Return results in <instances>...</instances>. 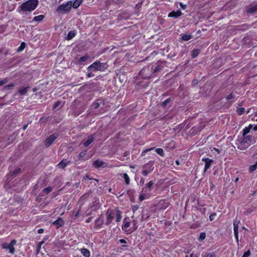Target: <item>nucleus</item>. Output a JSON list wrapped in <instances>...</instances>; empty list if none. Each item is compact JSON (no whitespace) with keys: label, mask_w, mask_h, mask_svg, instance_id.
I'll return each mask as SVG.
<instances>
[{"label":"nucleus","mask_w":257,"mask_h":257,"mask_svg":"<svg viewBox=\"0 0 257 257\" xmlns=\"http://www.w3.org/2000/svg\"><path fill=\"white\" fill-rule=\"evenodd\" d=\"M216 216V213H213L211 214L209 216V219L210 221H213L215 219Z\"/></svg>","instance_id":"37998d69"},{"label":"nucleus","mask_w":257,"mask_h":257,"mask_svg":"<svg viewBox=\"0 0 257 257\" xmlns=\"http://www.w3.org/2000/svg\"><path fill=\"white\" fill-rule=\"evenodd\" d=\"M257 168V161L255 162L254 164L251 165L249 167V172H252L254 171Z\"/></svg>","instance_id":"c85d7f7f"},{"label":"nucleus","mask_w":257,"mask_h":257,"mask_svg":"<svg viewBox=\"0 0 257 257\" xmlns=\"http://www.w3.org/2000/svg\"><path fill=\"white\" fill-rule=\"evenodd\" d=\"M81 252L85 257H89L90 256V252L89 250L86 248H82Z\"/></svg>","instance_id":"5701e85b"},{"label":"nucleus","mask_w":257,"mask_h":257,"mask_svg":"<svg viewBox=\"0 0 257 257\" xmlns=\"http://www.w3.org/2000/svg\"><path fill=\"white\" fill-rule=\"evenodd\" d=\"M202 257H216V254L214 252H208L203 254Z\"/></svg>","instance_id":"7c9ffc66"},{"label":"nucleus","mask_w":257,"mask_h":257,"mask_svg":"<svg viewBox=\"0 0 257 257\" xmlns=\"http://www.w3.org/2000/svg\"><path fill=\"white\" fill-rule=\"evenodd\" d=\"M25 47V43L23 42L21 46L18 48V51H21L24 49V48Z\"/></svg>","instance_id":"09e8293b"},{"label":"nucleus","mask_w":257,"mask_h":257,"mask_svg":"<svg viewBox=\"0 0 257 257\" xmlns=\"http://www.w3.org/2000/svg\"><path fill=\"white\" fill-rule=\"evenodd\" d=\"M202 160L205 162L204 171H206L210 167L213 160L209 158H202Z\"/></svg>","instance_id":"9b49d317"},{"label":"nucleus","mask_w":257,"mask_h":257,"mask_svg":"<svg viewBox=\"0 0 257 257\" xmlns=\"http://www.w3.org/2000/svg\"><path fill=\"white\" fill-rule=\"evenodd\" d=\"M115 214V215H116V221L117 222H120L122 218L121 212L117 210L116 211V213Z\"/></svg>","instance_id":"a878e982"},{"label":"nucleus","mask_w":257,"mask_h":257,"mask_svg":"<svg viewBox=\"0 0 257 257\" xmlns=\"http://www.w3.org/2000/svg\"><path fill=\"white\" fill-rule=\"evenodd\" d=\"M8 82L7 79H4V80H0V86L6 84Z\"/></svg>","instance_id":"3c124183"},{"label":"nucleus","mask_w":257,"mask_h":257,"mask_svg":"<svg viewBox=\"0 0 257 257\" xmlns=\"http://www.w3.org/2000/svg\"><path fill=\"white\" fill-rule=\"evenodd\" d=\"M206 237V234L204 232H202L200 234L199 239L202 240L205 239Z\"/></svg>","instance_id":"a19ab883"},{"label":"nucleus","mask_w":257,"mask_h":257,"mask_svg":"<svg viewBox=\"0 0 257 257\" xmlns=\"http://www.w3.org/2000/svg\"><path fill=\"white\" fill-rule=\"evenodd\" d=\"M107 67V65L105 63H101L99 61H96L92 64L89 65L87 70L88 71H103Z\"/></svg>","instance_id":"7ed1b4c3"},{"label":"nucleus","mask_w":257,"mask_h":257,"mask_svg":"<svg viewBox=\"0 0 257 257\" xmlns=\"http://www.w3.org/2000/svg\"><path fill=\"white\" fill-rule=\"evenodd\" d=\"M253 131H257V124L253 126Z\"/></svg>","instance_id":"69168bd1"},{"label":"nucleus","mask_w":257,"mask_h":257,"mask_svg":"<svg viewBox=\"0 0 257 257\" xmlns=\"http://www.w3.org/2000/svg\"><path fill=\"white\" fill-rule=\"evenodd\" d=\"M60 103V102L59 101L56 102L53 106V109L57 108L59 105Z\"/></svg>","instance_id":"4d7b16f0"},{"label":"nucleus","mask_w":257,"mask_h":257,"mask_svg":"<svg viewBox=\"0 0 257 257\" xmlns=\"http://www.w3.org/2000/svg\"><path fill=\"white\" fill-rule=\"evenodd\" d=\"M123 178L124 179L125 182L127 185L130 184V177L126 173L123 174Z\"/></svg>","instance_id":"f704fd0d"},{"label":"nucleus","mask_w":257,"mask_h":257,"mask_svg":"<svg viewBox=\"0 0 257 257\" xmlns=\"http://www.w3.org/2000/svg\"><path fill=\"white\" fill-rule=\"evenodd\" d=\"M153 65H150L147 67H144L141 71L140 74L145 78H148L153 74Z\"/></svg>","instance_id":"423d86ee"},{"label":"nucleus","mask_w":257,"mask_h":257,"mask_svg":"<svg viewBox=\"0 0 257 257\" xmlns=\"http://www.w3.org/2000/svg\"><path fill=\"white\" fill-rule=\"evenodd\" d=\"M44 243V241H42L39 243V244L37 246V251H39L41 247V245Z\"/></svg>","instance_id":"603ef678"},{"label":"nucleus","mask_w":257,"mask_h":257,"mask_svg":"<svg viewBox=\"0 0 257 257\" xmlns=\"http://www.w3.org/2000/svg\"><path fill=\"white\" fill-rule=\"evenodd\" d=\"M71 9L70 2L68 1L59 5L56 10V12L59 15H63L69 13Z\"/></svg>","instance_id":"20e7f679"},{"label":"nucleus","mask_w":257,"mask_h":257,"mask_svg":"<svg viewBox=\"0 0 257 257\" xmlns=\"http://www.w3.org/2000/svg\"><path fill=\"white\" fill-rule=\"evenodd\" d=\"M199 54V50L198 49L194 50L192 52V58L196 57Z\"/></svg>","instance_id":"c9c22d12"},{"label":"nucleus","mask_w":257,"mask_h":257,"mask_svg":"<svg viewBox=\"0 0 257 257\" xmlns=\"http://www.w3.org/2000/svg\"><path fill=\"white\" fill-rule=\"evenodd\" d=\"M154 169V162L150 161L143 166L142 173L144 176H147Z\"/></svg>","instance_id":"39448f33"},{"label":"nucleus","mask_w":257,"mask_h":257,"mask_svg":"<svg viewBox=\"0 0 257 257\" xmlns=\"http://www.w3.org/2000/svg\"><path fill=\"white\" fill-rule=\"evenodd\" d=\"M197 83H198V81H197V80H193V81H192V84H193V85H196V84H197Z\"/></svg>","instance_id":"0e129e2a"},{"label":"nucleus","mask_w":257,"mask_h":257,"mask_svg":"<svg viewBox=\"0 0 257 257\" xmlns=\"http://www.w3.org/2000/svg\"><path fill=\"white\" fill-rule=\"evenodd\" d=\"M192 38V36L189 34H183L182 36V39L184 41H188Z\"/></svg>","instance_id":"c756f323"},{"label":"nucleus","mask_w":257,"mask_h":257,"mask_svg":"<svg viewBox=\"0 0 257 257\" xmlns=\"http://www.w3.org/2000/svg\"><path fill=\"white\" fill-rule=\"evenodd\" d=\"M16 240H12L10 243H5L3 244L2 247L4 249H9V252L14 254L15 252L14 246L16 244Z\"/></svg>","instance_id":"0eeeda50"},{"label":"nucleus","mask_w":257,"mask_h":257,"mask_svg":"<svg viewBox=\"0 0 257 257\" xmlns=\"http://www.w3.org/2000/svg\"><path fill=\"white\" fill-rule=\"evenodd\" d=\"M153 182L152 181H150L146 185V188H147L150 191L151 190V187L153 185Z\"/></svg>","instance_id":"ea45409f"},{"label":"nucleus","mask_w":257,"mask_h":257,"mask_svg":"<svg viewBox=\"0 0 257 257\" xmlns=\"http://www.w3.org/2000/svg\"><path fill=\"white\" fill-rule=\"evenodd\" d=\"M75 36V32L74 31H70L67 35V39L68 40H71Z\"/></svg>","instance_id":"473e14b6"},{"label":"nucleus","mask_w":257,"mask_h":257,"mask_svg":"<svg viewBox=\"0 0 257 257\" xmlns=\"http://www.w3.org/2000/svg\"><path fill=\"white\" fill-rule=\"evenodd\" d=\"M14 86V85L13 84H11L6 86L4 87V89H9L13 87Z\"/></svg>","instance_id":"5fc2aeb1"},{"label":"nucleus","mask_w":257,"mask_h":257,"mask_svg":"<svg viewBox=\"0 0 257 257\" xmlns=\"http://www.w3.org/2000/svg\"><path fill=\"white\" fill-rule=\"evenodd\" d=\"M115 213L113 211H110L109 212L108 211L107 212V217H106V224L108 225L112 222V220L113 219L114 216H115Z\"/></svg>","instance_id":"6e6552de"},{"label":"nucleus","mask_w":257,"mask_h":257,"mask_svg":"<svg viewBox=\"0 0 257 257\" xmlns=\"http://www.w3.org/2000/svg\"><path fill=\"white\" fill-rule=\"evenodd\" d=\"M238 223L239 222L237 220L233 221V231L234 234L238 233Z\"/></svg>","instance_id":"4be33fe9"},{"label":"nucleus","mask_w":257,"mask_h":257,"mask_svg":"<svg viewBox=\"0 0 257 257\" xmlns=\"http://www.w3.org/2000/svg\"><path fill=\"white\" fill-rule=\"evenodd\" d=\"M119 242L121 243H126V241L124 239H119Z\"/></svg>","instance_id":"680f3d73"},{"label":"nucleus","mask_w":257,"mask_h":257,"mask_svg":"<svg viewBox=\"0 0 257 257\" xmlns=\"http://www.w3.org/2000/svg\"><path fill=\"white\" fill-rule=\"evenodd\" d=\"M234 234V236H235V238L237 244H239V242H238V233Z\"/></svg>","instance_id":"6e6d98bb"},{"label":"nucleus","mask_w":257,"mask_h":257,"mask_svg":"<svg viewBox=\"0 0 257 257\" xmlns=\"http://www.w3.org/2000/svg\"><path fill=\"white\" fill-rule=\"evenodd\" d=\"M103 105L104 104L102 101L100 100H97L95 102L92 104V108L94 109H97L99 108L102 109Z\"/></svg>","instance_id":"9d476101"},{"label":"nucleus","mask_w":257,"mask_h":257,"mask_svg":"<svg viewBox=\"0 0 257 257\" xmlns=\"http://www.w3.org/2000/svg\"><path fill=\"white\" fill-rule=\"evenodd\" d=\"M53 224L56 226V227L59 228L64 224V221L61 218H59L57 220L53 222Z\"/></svg>","instance_id":"f3484780"},{"label":"nucleus","mask_w":257,"mask_h":257,"mask_svg":"<svg viewBox=\"0 0 257 257\" xmlns=\"http://www.w3.org/2000/svg\"><path fill=\"white\" fill-rule=\"evenodd\" d=\"M71 3V8L77 9L78 8L80 5L82 4L83 0H75L73 2L72 1H69Z\"/></svg>","instance_id":"4468645a"},{"label":"nucleus","mask_w":257,"mask_h":257,"mask_svg":"<svg viewBox=\"0 0 257 257\" xmlns=\"http://www.w3.org/2000/svg\"><path fill=\"white\" fill-rule=\"evenodd\" d=\"M104 164V163L103 161L97 160L94 162L93 165L96 168H99L100 167H102Z\"/></svg>","instance_id":"6ab92c4d"},{"label":"nucleus","mask_w":257,"mask_h":257,"mask_svg":"<svg viewBox=\"0 0 257 257\" xmlns=\"http://www.w3.org/2000/svg\"><path fill=\"white\" fill-rule=\"evenodd\" d=\"M145 183V180L143 178H141L140 181V184L141 186L143 185Z\"/></svg>","instance_id":"bf43d9fd"},{"label":"nucleus","mask_w":257,"mask_h":257,"mask_svg":"<svg viewBox=\"0 0 257 257\" xmlns=\"http://www.w3.org/2000/svg\"><path fill=\"white\" fill-rule=\"evenodd\" d=\"M160 205L163 209L166 208L169 205V202L166 200H161L159 202Z\"/></svg>","instance_id":"b1692460"},{"label":"nucleus","mask_w":257,"mask_h":257,"mask_svg":"<svg viewBox=\"0 0 257 257\" xmlns=\"http://www.w3.org/2000/svg\"><path fill=\"white\" fill-rule=\"evenodd\" d=\"M252 141L255 143L257 140V132L256 131H251L250 134H249Z\"/></svg>","instance_id":"a211bd4d"},{"label":"nucleus","mask_w":257,"mask_h":257,"mask_svg":"<svg viewBox=\"0 0 257 257\" xmlns=\"http://www.w3.org/2000/svg\"><path fill=\"white\" fill-rule=\"evenodd\" d=\"M170 98H168L165 101H164L163 103H162V105L163 106H165L167 105V103H168L169 102H170Z\"/></svg>","instance_id":"8fccbe9b"},{"label":"nucleus","mask_w":257,"mask_h":257,"mask_svg":"<svg viewBox=\"0 0 257 257\" xmlns=\"http://www.w3.org/2000/svg\"><path fill=\"white\" fill-rule=\"evenodd\" d=\"M44 232V229L43 228H40L38 230V233H42Z\"/></svg>","instance_id":"052dcab7"},{"label":"nucleus","mask_w":257,"mask_h":257,"mask_svg":"<svg viewBox=\"0 0 257 257\" xmlns=\"http://www.w3.org/2000/svg\"><path fill=\"white\" fill-rule=\"evenodd\" d=\"M68 164V162L66 160H62L58 165L57 166L60 168L63 169Z\"/></svg>","instance_id":"aec40b11"},{"label":"nucleus","mask_w":257,"mask_h":257,"mask_svg":"<svg viewBox=\"0 0 257 257\" xmlns=\"http://www.w3.org/2000/svg\"><path fill=\"white\" fill-rule=\"evenodd\" d=\"M132 223L133 224V226L132 228H131L130 231H128V233H131L133 232L134 231L136 230L138 228L137 220H134L132 221Z\"/></svg>","instance_id":"393cba45"},{"label":"nucleus","mask_w":257,"mask_h":257,"mask_svg":"<svg viewBox=\"0 0 257 257\" xmlns=\"http://www.w3.org/2000/svg\"><path fill=\"white\" fill-rule=\"evenodd\" d=\"M52 188L51 187H47L44 189V192H45L46 194L49 193L50 192L52 191Z\"/></svg>","instance_id":"79ce46f5"},{"label":"nucleus","mask_w":257,"mask_h":257,"mask_svg":"<svg viewBox=\"0 0 257 257\" xmlns=\"http://www.w3.org/2000/svg\"><path fill=\"white\" fill-rule=\"evenodd\" d=\"M94 139L92 136L88 137V139L84 143L85 147H88L93 141Z\"/></svg>","instance_id":"412c9836"},{"label":"nucleus","mask_w":257,"mask_h":257,"mask_svg":"<svg viewBox=\"0 0 257 257\" xmlns=\"http://www.w3.org/2000/svg\"><path fill=\"white\" fill-rule=\"evenodd\" d=\"M44 17H45V16L44 15H40L39 16L35 17L33 18V20L35 22H40L44 19Z\"/></svg>","instance_id":"bb28decb"},{"label":"nucleus","mask_w":257,"mask_h":257,"mask_svg":"<svg viewBox=\"0 0 257 257\" xmlns=\"http://www.w3.org/2000/svg\"><path fill=\"white\" fill-rule=\"evenodd\" d=\"M57 138V136L53 134L51 135L49 138H48L45 141V145L47 147L50 146L55 140Z\"/></svg>","instance_id":"1a4fd4ad"},{"label":"nucleus","mask_w":257,"mask_h":257,"mask_svg":"<svg viewBox=\"0 0 257 257\" xmlns=\"http://www.w3.org/2000/svg\"><path fill=\"white\" fill-rule=\"evenodd\" d=\"M147 198H148L147 195H146L145 193H143V194L141 193L140 196V197H139L140 200L141 201H142Z\"/></svg>","instance_id":"4c0bfd02"},{"label":"nucleus","mask_w":257,"mask_h":257,"mask_svg":"<svg viewBox=\"0 0 257 257\" xmlns=\"http://www.w3.org/2000/svg\"><path fill=\"white\" fill-rule=\"evenodd\" d=\"M244 108H239L237 110V112L239 114H241L244 112Z\"/></svg>","instance_id":"a18cd8bd"},{"label":"nucleus","mask_w":257,"mask_h":257,"mask_svg":"<svg viewBox=\"0 0 257 257\" xmlns=\"http://www.w3.org/2000/svg\"><path fill=\"white\" fill-rule=\"evenodd\" d=\"M138 208H139V206L138 205H135L132 207V210L134 212L136 211H137L138 209Z\"/></svg>","instance_id":"864d4df0"},{"label":"nucleus","mask_w":257,"mask_h":257,"mask_svg":"<svg viewBox=\"0 0 257 257\" xmlns=\"http://www.w3.org/2000/svg\"><path fill=\"white\" fill-rule=\"evenodd\" d=\"M29 88V86L22 88L21 89H20L19 90V92L22 95H25L26 94V93L27 92Z\"/></svg>","instance_id":"cd10ccee"},{"label":"nucleus","mask_w":257,"mask_h":257,"mask_svg":"<svg viewBox=\"0 0 257 257\" xmlns=\"http://www.w3.org/2000/svg\"><path fill=\"white\" fill-rule=\"evenodd\" d=\"M254 143L248 135L247 136H238L236 140L235 145L239 150H244Z\"/></svg>","instance_id":"f257e3e1"},{"label":"nucleus","mask_w":257,"mask_h":257,"mask_svg":"<svg viewBox=\"0 0 257 257\" xmlns=\"http://www.w3.org/2000/svg\"><path fill=\"white\" fill-rule=\"evenodd\" d=\"M156 152L161 156H163L164 155L163 150L161 148H158L156 149Z\"/></svg>","instance_id":"e433bc0d"},{"label":"nucleus","mask_w":257,"mask_h":257,"mask_svg":"<svg viewBox=\"0 0 257 257\" xmlns=\"http://www.w3.org/2000/svg\"><path fill=\"white\" fill-rule=\"evenodd\" d=\"M103 223V218L102 217H100L95 220V226L96 228H100L101 227Z\"/></svg>","instance_id":"2eb2a0df"},{"label":"nucleus","mask_w":257,"mask_h":257,"mask_svg":"<svg viewBox=\"0 0 257 257\" xmlns=\"http://www.w3.org/2000/svg\"><path fill=\"white\" fill-rule=\"evenodd\" d=\"M182 15V13L180 11H179V10H178L177 11H174L171 12V13H170L168 14V17L177 18L181 16Z\"/></svg>","instance_id":"dca6fc26"},{"label":"nucleus","mask_w":257,"mask_h":257,"mask_svg":"<svg viewBox=\"0 0 257 257\" xmlns=\"http://www.w3.org/2000/svg\"><path fill=\"white\" fill-rule=\"evenodd\" d=\"M250 255V251L249 250L244 252L242 257H248Z\"/></svg>","instance_id":"49530a36"},{"label":"nucleus","mask_w":257,"mask_h":257,"mask_svg":"<svg viewBox=\"0 0 257 257\" xmlns=\"http://www.w3.org/2000/svg\"><path fill=\"white\" fill-rule=\"evenodd\" d=\"M38 0H28L21 5L19 7L24 12L34 11L38 5Z\"/></svg>","instance_id":"f03ea898"},{"label":"nucleus","mask_w":257,"mask_h":257,"mask_svg":"<svg viewBox=\"0 0 257 257\" xmlns=\"http://www.w3.org/2000/svg\"><path fill=\"white\" fill-rule=\"evenodd\" d=\"M160 69H161V67L159 65L156 66L154 68V66H153L152 73L154 74V73L157 72V71H158Z\"/></svg>","instance_id":"58836bf2"},{"label":"nucleus","mask_w":257,"mask_h":257,"mask_svg":"<svg viewBox=\"0 0 257 257\" xmlns=\"http://www.w3.org/2000/svg\"><path fill=\"white\" fill-rule=\"evenodd\" d=\"M180 6L181 7V8L183 9H185V8H186V5H183L182 3H180Z\"/></svg>","instance_id":"e2e57ef3"},{"label":"nucleus","mask_w":257,"mask_h":257,"mask_svg":"<svg viewBox=\"0 0 257 257\" xmlns=\"http://www.w3.org/2000/svg\"><path fill=\"white\" fill-rule=\"evenodd\" d=\"M234 98V95L233 94V93H230L229 95H228L227 97H226V99L227 100H231L232 99H233V98Z\"/></svg>","instance_id":"c03bdc74"},{"label":"nucleus","mask_w":257,"mask_h":257,"mask_svg":"<svg viewBox=\"0 0 257 257\" xmlns=\"http://www.w3.org/2000/svg\"><path fill=\"white\" fill-rule=\"evenodd\" d=\"M91 218H88L86 220V222L87 223H89L91 221Z\"/></svg>","instance_id":"338daca9"},{"label":"nucleus","mask_w":257,"mask_h":257,"mask_svg":"<svg viewBox=\"0 0 257 257\" xmlns=\"http://www.w3.org/2000/svg\"><path fill=\"white\" fill-rule=\"evenodd\" d=\"M92 72V71H88V73L86 75V78L92 77L94 76V74Z\"/></svg>","instance_id":"de8ad7c7"},{"label":"nucleus","mask_w":257,"mask_h":257,"mask_svg":"<svg viewBox=\"0 0 257 257\" xmlns=\"http://www.w3.org/2000/svg\"><path fill=\"white\" fill-rule=\"evenodd\" d=\"M20 171V169H17L16 170H13V174H16L18 173Z\"/></svg>","instance_id":"13d9d810"},{"label":"nucleus","mask_w":257,"mask_h":257,"mask_svg":"<svg viewBox=\"0 0 257 257\" xmlns=\"http://www.w3.org/2000/svg\"><path fill=\"white\" fill-rule=\"evenodd\" d=\"M89 58V57L86 55L80 58L79 60V62H85Z\"/></svg>","instance_id":"72a5a7b5"},{"label":"nucleus","mask_w":257,"mask_h":257,"mask_svg":"<svg viewBox=\"0 0 257 257\" xmlns=\"http://www.w3.org/2000/svg\"><path fill=\"white\" fill-rule=\"evenodd\" d=\"M256 11H257V5L249 8L247 10L248 13L251 14L255 13Z\"/></svg>","instance_id":"2f4dec72"},{"label":"nucleus","mask_w":257,"mask_h":257,"mask_svg":"<svg viewBox=\"0 0 257 257\" xmlns=\"http://www.w3.org/2000/svg\"><path fill=\"white\" fill-rule=\"evenodd\" d=\"M252 127V125L251 124H249L248 126L245 127L241 132L242 136H247L250 134Z\"/></svg>","instance_id":"ddd939ff"},{"label":"nucleus","mask_w":257,"mask_h":257,"mask_svg":"<svg viewBox=\"0 0 257 257\" xmlns=\"http://www.w3.org/2000/svg\"><path fill=\"white\" fill-rule=\"evenodd\" d=\"M126 219L124 218L123 219L124 224L122 226V229L125 231L127 234L128 233V231H130L131 228L128 229L130 227L131 223L130 222H126Z\"/></svg>","instance_id":"f8f14e48"},{"label":"nucleus","mask_w":257,"mask_h":257,"mask_svg":"<svg viewBox=\"0 0 257 257\" xmlns=\"http://www.w3.org/2000/svg\"><path fill=\"white\" fill-rule=\"evenodd\" d=\"M27 126H28L27 124L24 125V126L23 127V130H25L27 128Z\"/></svg>","instance_id":"774afa93"}]
</instances>
